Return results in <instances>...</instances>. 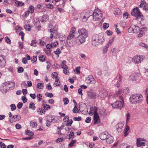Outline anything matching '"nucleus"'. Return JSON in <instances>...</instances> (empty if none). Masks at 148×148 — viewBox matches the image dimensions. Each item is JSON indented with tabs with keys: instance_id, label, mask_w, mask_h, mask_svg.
Returning <instances> with one entry per match:
<instances>
[{
	"instance_id": "f257e3e1",
	"label": "nucleus",
	"mask_w": 148,
	"mask_h": 148,
	"mask_svg": "<svg viewBox=\"0 0 148 148\" xmlns=\"http://www.w3.org/2000/svg\"><path fill=\"white\" fill-rule=\"evenodd\" d=\"M77 32L79 35L76 38L75 42L77 45H80L85 42L88 37V31L84 28L79 29Z\"/></svg>"
},
{
	"instance_id": "f03ea898",
	"label": "nucleus",
	"mask_w": 148,
	"mask_h": 148,
	"mask_svg": "<svg viewBox=\"0 0 148 148\" xmlns=\"http://www.w3.org/2000/svg\"><path fill=\"white\" fill-rule=\"evenodd\" d=\"M122 91L121 90H119L113 96L114 98H116V96L118 97L120 99L119 101L117 100L115 103H111V105L112 106V108H118L121 110L123 107L124 103L123 98L120 95L118 96L119 94H121L122 93Z\"/></svg>"
},
{
	"instance_id": "7ed1b4c3",
	"label": "nucleus",
	"mask_w": 148,
	"mask_h": 148,
	"mask_svg": "<svg viewBox=\"0 0 148 148\" xmlns=\"http://www.w3.org/2000/svg\"><path fill=\"white\" fill-rule=\"evenodd\" d=\"M105 41L103 34H95L92 36V45L94 47H97L101 45Z\"/></svg>"
},
{
	"instance_id": "20e7f679",
	"label": "nucleus",
	"mask_w": 148,
	"mask_h": 148,
	"mask_svg": "<svg viewBox=\"0 0 148 148\" xmlns=\"http://www.w3.org/2000/svg\"><path fill=\"white\" fill-rule=\"evenodd\" d=\"M143 96L140 94L132 95L130 97V101L132 103H139L143 100Z\"/></svg>"
},
{
	"instance_id": "39448f33",
	"label": "nucleus",
	"mask_w": 148,
	"mask_h": 148,
	"mask_svg": "<svg viewBox=\"0 0 148 148\" xmlns=\"http://www.w3.org/2000/svg\"><path fill=\"white\" fill-rule=\"evenodd\" d=\"M92 16L93 19L94 21H98L101 18L102 14L99 9H96L93 13Z\"/></svg>"
},
{
	"instance_id": "423d86ee",
	"label": "nucleus",
	"mask_w": 148,
	"mask_h": 148,
	"mask_svg": "<svg viewBox=\"0 0 148 148\" xmlns=\"http://www.w3.org/2000/svg\"><path fill=\"white\" fill-rule=\"evenodd\" d=\"M131 14L136 17V20L142 19L143 17V15L142 14L138 8H136L132 10Z\"/></svg>"
},
{
	"instance_id": "0eeeda50",
	"label": "nucleus",
	"mask_w": 148,
	"mask_h": 148,
	"mask_svg": "<svg viewBox=\"0 0 148 148\" xmlns=\"http://www.w3.org/2000/svg\"><path fill=\"white\" fill-rule=\"evenodd\" d=\"M145 59V57L143 56L136 55L134 56L133 58V61L136 64L140 63L142 61Z\"/></svg>"
},
{
	"instance_id": "6e6552de",
	"label": "nucleus",
	"mask_w": 148,
	"mask_h": 148,
	"mask_svg": "<svg viewBox=\"0 0 148 148\" xmlns=\"http://www.w3.org/2000/svg\"><path fill=\"white\" fill-rule=\"evenodd\" d=\"M9 88L7 85L6 82L3 83L1 88V91L3 93H5L7 92V91L9 90Z\"/></svg>"
},
{
	"instance_id": "1a4fd4ad",
	"label": "nucleus",
	"mask_w": 148,
	"mask_h": 148,
	"mask_svg": "<svg viewBox=\"0 0 148 148\" xmlns=\"http://www.w3.org/2000/svg\"><path fill=\"white\" fill-rule=\"evenodd\" d=\"M5 56L3 55H0V67H4L6 64Z\"/></svg>"
},
{
	"instance_id": "9d476101",
	"label": "nucleus",
	"mask_w": 148,
	"mask_h": 148,
	"mask_svg": "<svg viewBox=\"0 0 148 148\" xmlns=\"http://www.w3.org/2000/svg\"><path fill=\"white\" fill-rule=\"evenodd\" d=\"M86 81L88 84H94L95 83V81L91 75L88 76L86 79Z\"/></svg>"
},
{
	"instance_id": "9b49d317",
	"label": "nucleus",
	"mask_w": 148,
	"mask_h": 148,
	"mask_svg": "<svg viewBox=\"0 0 148 148\" xmlns=\"http://www.w3.org/2000/svg\"><path fill=\"white\" fill-rule=\"evenodd\" d=\"M90 16V15L88 14V13H82L80 15V17L83 21H86Z\"/></svg>"
},
{
	"instance_id": "f8f14e48",
	"label": "nucleus",
	"mask_w": 148,
	"mask_h": 148,
	"mask_svg": "<svg viewBox=\"0 0 148 148\" xmlns=\"http://www.w3.org/2000/svg\"><path fill=\"white\" fill-rule=\"evenodd\" d=\"M109 134L107 132H104L100 134V138L102 140H106L108 135Z\"/></svg>"
},
{
	"instance_id": "ddd939ff",
	"label": "nucleus",
	"mask_w": 148,
	"mask_h": 148,
	"mask_svg": "<svg viewBox=\"0 0 148 148\" xmlns=\"http://www.w3.org/2000/svg\"><path fill=\"white\" fill-rule=\"evenodd\" d=\"M108 95L107 91L104 89H102L99 93V97L102 98L106 97Z\"/></svg>"
},
{
	"instance_id": "4468645a",
	"label": "nucleus",
	"mask_w": 148,
	"mask_h": 148,
	"mask_svg": "<svg viewBox=\"0 0 148 148\" xmlns=\"http://www.w3.org/2000/svg\"><path fill=\"white\" fill-rule=\"evenodd\" d=\"M139 27L135 25L132 26L129 28V30L132 31L133 33H138L139 29Z\"/></svg>"
},
{
	"instance_id": "2eb2a0df",
	"label": "nucleus",
	"mask_w": 148,
	"mask_h": 148,
	"mask_svg": "<svg viewBox=\"0 0 148 148\" xmlns=\"http://www.w3.org/2000/svg\"><path fill=\"white\" fill-rule=\"evenodd\" d=\"M87 95L88 97L92 99H95L96 98V94L93 92L90 91L87 92Z\"/></svg>"
},
{
	"instance_id": "dca6fc26",
	"label": "nucleus",
	"mask_w": 148,
	"mask_h": 148,
	"mask_svg": "<svg viewBox=\"0 0 148 148\" xmlns=\"http://www.w3.org/2000/svg\"><path fill=\"white\" fill-rule=\"evenodd\" d=\"M90 111L89 112V114L90 115H92L93 114H97V108L96 107H91L90 108Z\"/></svg>"
},
{
	"instance_id": "f3484780",
	"label": "nucleus",
	"mask_w": 148,
	"mask_h": 148,
	"mask_svg": "<svg viewBox=\"0 0 148 148\" xmlns=\"http://www.w3.org/2000/svg\"><path fill=\"white\" fill-rule=\"evenodd\" d=\"M114 14L116 17H119L122 15L121 10L119 8L115 9Z\"/></svg>"
},
{
	"instance_id": "a211bd4d",
	"label": "nucleus",
	"mask_w": 148,
	"mask_h": 148,
	"mask_svg": "<svg viewBox=\"0 0 148 148\" xmlns=\"http://www.w3.org/2000/svg\"><path fill=\"white\" fill-rule=\"evenodd\" d=\"M94 124L99 123V117L97 113L94 114Z\"/></svg>"
},
{
	"instance_id": "6ab92c4d",
	"label": "nucleus",
	"mask_w": 148,
	"mask_h": 148,
	"mask_svg": "<svg viewBox=\"0 0 148 148\" xmlns=\"http://www.w3.org/2000/svg\"><path fill=\"white\" fill-rule=\"evenodd\" d=\"M106 140V142L108 144H111L113 141V137L110 134L108 135V137Z\"/></svg>"
},
{
	"instance_id": "aec40b11",
	"label": "nucleus",
	"mask_w": 148,
	"mask_h": 148,
	"mask_svg": "<svg viewBox=\"0 0 148 148\" xmlns=\"http://www.w3.org/2000/svg\"><path fill=\"white\" fill-rule=\"evenodd\" d=\"M138 79V75L136 74H133L130 76L129 78V79L132 81H136Z\"/></svg>"
},
{
	"instance_id": "412c9836",
	"label": "nucleus",
	"mask_w": 148,
	"mask_h": 148,
	"mask_svg": "<svg viewBox=\"0 0 148 148\" xmlns=\"http://www.w3.org/2000/svg\"><path fill=\"white\" fill-rule=\"evenodd\" d=\"M74 36V34H72L69 33L67 38V42L68 43H71L72 42L71 40Z\"/></svg>"
},
{
	"instance_id": "4be33fe9",
	"label": "nucleus",
	"mask_w": 148,
	"mask_h": 148,
	"mask_svg": "<svg viewBox=\"0 0 148 148\" xmlns=\"http://www.w3.org/2000/svg\"><path fill=\"white\" fill-rule=\"evenodd\" d=\"M34 24L38 30H40L41 29V26L40 25V22L39 21H36L34 22Z\"/></svg>"
},
{
	"instance_id": "5701e85b",
	"label": "nucleus",
	"mask_w": 148,
	"mask_h": 148,
	"mask_svg": "<svg viewBox=\"0 0 148 148\" xmlns=\"http://www.w3.org/2000/svg\"><path fill=\"white\" fill-rule=\"evenodd\" d=\"M7 83V85L10 88H14L15 86V84L14 82L11 81L8 82H6Z\"/></svg>"
},
{
	"instance_id": "b1692460",
	"label": "nucleus",
	"mask_w": 148,
	"mask_h": 148,
	"mask_svg": "<svg viewBox=\"0 0 148 148\" xmlns=\"http://www.w3.org/2000/svg\"><path fill=\"white\" fill-rule=\"evenodd\" d=\"M13 121L15 122L21 119V116L19 115H14L13 116Z\"/></svg>"
},
{
	"instance_id": "393cba45",
	"label": "nucleus",
	"mask_w": 148,
	"mask_h": 148,
	"mask_svg": "<svg viewBox=\"0 0 148 148\" xmlns=\"http://www.w3.org/2000/svg\"><path fill=\"white\" fill-rule=\"evenodd\" d=\"M106 109L105 108H102L100 109L99 113L100 115L103 116H105L106 113Z\"/></svg>"
},
{
	"instance_id": "a878e982",
	"label": "nucleus",
	"mask_w": 148,
	"mask_h": 148,
	"mask_svg": "<svg viewBox=\"0 0 148 148\" xmlns=\"http://www.w3.org/2000/svg\"><path fill=\"white\" fill-rule=\"evenodd\" d=\"M47 119L49 120L51 122H56V121L55 120V118L52 115H49L47 116Z\"/></svg>"
},
{
	"instance_id": "bb28decb",
	"label": "nucleus",
	"mask_w": 148,
	"mask_h": 148,
	"mask_svg": "<svg viewBox=\"0 0 148 148\" xmlns=\"http://www.w3.org/2000/svg\"><path fill=\"white\" fill-rule=\"evenodd\" d=\"M144 29L141 28L140 29H139L138 32H139V34H138V37H141L144 34Z\"/></svg>"
},
{
	"instance_id": "cd10ccee",
	"label": "nucleus",
	"mask_w": 148,
	"mask_h": 148,
	"mask_svg": "<svg viewBox=\"0 0 148 148\" xmlns=\"http://www.w3.org/2000/svg\"><path fill=\"white\" fill-rule=\"evenodd\" d=\"M37 112L38 114L41 115L45 114V110L42 108H39L37 109Z\"/></svg>"
},
{
	"instance_id": "c85d7f7f",
	"label": "nucleus",
	"mask_w": 148,
	"mask_h": 148,
	"mask_svg": "<svg viewBox=\"0 0 148 148\" xmlns=\"http://www.w3.org/2000/svg\"><path fill=\"white\" fill-rule=\"evenodd\" d=\"M49 16L47 15H44L42 18V21H41L42 22H43L45 21H46L47 20L49 19Z\"/></svg>"
},
{
	"instance_id": "c756f323",
	"label": "nucleus",
	"mask_w": 148,
	"mask_h": 148,
	"mask_svg": "<svg viewBox=\"0 0 148 148\" xmlns=\"http://www.w3.org/2000/svg\"><path fill=\"white\" fill-rule=\"evenodd\" d=\"M30 123V126L32 128H35L36 127L37 125L36 122L33 121H31Z\"/></svg>"
},
{
	"instance_id": "7c9ffc66",
	"label": "nucleus",
	"mask_w": 148,
	"mask_h": 148,
	"mask_svg": "<svg viewBox=\"0 0 148 148\" xmlns=\"http://www.w3.org/2000/svg\"><path fill=\"white\" fill-rule=\"evenodd\" d=\"M114 40V37H113L112 38L109 40L108 42V43L106 45L108 46L109 47L110 46H111L113 43Z\"/></svg>"
},
{
	"instance_id": "2f4dec72",
	"label": "nucleus",
	"mask_w": 148,
	"mask_h": 148,
	"mask_svg": "<svg viewBox=\"0 0 148 148\" xmlns=\"http://www.w3.org/2000/svg\"><path fill=\"white\" fill-rule=\"evenodd\" d=\"M109 47L107 46L106 45H105L103 47L102 51L103 54H104L106 53Z\"/></svg>"
},
{
	"instance_id": "473e14b6",
	"label": "nucleus",
	"mask_w": 148,
	"mask_h": 148,
	"mask_svg": "<svg viewBox=\"0 0 148 148\" xmlns=\"http://www.w3.org/2000/svg\"><path fill=\"white\" fill-rule=\"evenodd\" d=\"M35 106L34 102H31L29 104V108H32L33 110H35Z\"/></svg>"
},
{
	"instance_id": "72a5a7b5",
	"label": "nucleus",
	"mask_w": 148,
	"mask_h": 148,
	"mask_svg": "<svg viewBox=\"0 0 148 148\" xmlns=\"http://www.w3.org/2000/svg\"><path fill=\"white\" fill-rule=\"evenodd\" d=\"M130 127H129L127 125H126L125 129L124 130V134H125V135L124 136L125 137L128 134V131L129 130Z\"/></svg>"
},
{
	"instance_id": "f704fd0d",
	"label": "nucleus",
	"mask_w": 148,
	"mask_h": 148,
	"mask_svg": "<svg viewBox=\"0 0 148 148\" xmlns=\"http://www.w3.org/2000/svg\"><path fill=\"white\" fill-rule=\"evenodd\" d=\"M138 45L139 46H140L141 47H144L145 48H146V49H147L148 46L147 45H146L144 43L142 42H139L138 43Z\"/></svg>"
},
{
	"instance_id": "c9c22d12",
	"label": "nucleus",
	"mask_w": 148,
	"mask_h": 148,
	"mask_svg": "<svg viewBox=\"0 0 148 148\" xmlns=\"http://www.w3.org/2000/svg\"><path fill=\"white\" fill-rule=\"evenodd\" d=\"M46 59V57L42 55L39 58V60L40 61L43 62L45 61Z\"/></svg>"
},
{
	"instance_id": "e433bc0d",
	"label": "nucleus",
	"mask_w": 148,
	"mask_h": 148,
	"mask_svg": "<svg viewBox=\"0 0 148 148\" xmlns=\"http://www.w3.org/2000/svg\"><path fill=\"white\" fill-rule=\"evenodd\" d=\"M34 7L32 5H31L29 7L28 10L32 14L34 12Z\"/></svg>"
},
{
	"instance_id": "4c0bfd02",
	"label": "nucleus",
	"mask_w": 148,
	"mask_h": 148,
	"mask_svg": "<svg viewBox=\"0 0 148 148\" xmlns=\"http://www.w3.org/2000/svg\"><path fill=\"white\" fill-rule=\"evenodd\" d=\"M58 29V25L56 26V28L55 29H52V33L54 35V34H55V35L57 34V31Z\"/></svg>"
},
{
	"instance_id": "58836bf2",
	"label": "nucleus",
	"mask_w": 148,
	"mask_h": 148,
	"mask_svg": "<svg viewBox=\"0 0 148 148\" xmlns=\"http://www.w3.org/2000/svg\"><path fill=\"white\" fill-rule=\"evenodd\" d=\"M30 45L32 46L36 47V46L37 42L36 40H33L31 41Z\"/></svg>"
},
{
	"instance_id": "ea45409f",
	"label": "nucleus",
	"mask_w": 148,
	"mask_h": 148,
	"mask_svg": "<svg viewBox=\"0 0 148 148\" xmlns=\"http://www.w3.org/2000/svg\"><path fill=\"white\" fill-rule=\"evenodd\" d=\"M117 51L116 49L115 48H112L111 50V53L112 54V55H114Z\"/></svg>"
},
{
	"instance_id": "a19ab883",
	"label": "nucleus",
	"mask_w": 148,
	"mask_h": 148,
	"mask_svg": "<svg viewBox=\"0 0 148 148\" xmlns=\"http://www.w3.org/2000/svg\"><path fill=\"white\" fill-rule=\"evenodd\" d=\"M4 39L6 42L8 44H10L11 43V41L10 39L8 37H5Z\"/></svg>"
},
{
	"instance_id": "79ce46f5",
	"label": "nucleus",
	"mask_w": 148,
	"mask_h": 148,
	"mask_svg": "<svg viewBox=\"0 0 148 148\" xmlns=\"http://www.w3.org/2000/svg\"><path fill=\"white\" fill-rule=\"evenodd\" d=\"M37 87L39 89H42L44 87L43 84L39 83L37 85Z\"/></svg>"
},
{
	"instance_id": "37998d69",
	"label": "nucleus",
	"mask_w": 148,
	"mask_h": 148,
	"mask_svg": "<svg viewBox=\"0 0 148 148\" xmlns=\"http://www.w3.org/2000/svg\"><path fill=\"white\" fill-rule=\"evenodd\" d=\"M26 133L27 135L31 136H32L34 134L33 132L29 130H27L26 131Z\"/></svg>"
},
{
	"instance_id": "c03bdc74",
	"label": "nucleus",
	"mask_w": 148,
	"mask_h": 148,
	"mask_svg": "<svg viewBox=\"0 0 148 148\" xmlns=\"http://www.w3.org/2000/svg\"><path fill=\"white\" fill-rule=\"evenodd\" d=\"M73 123V121L72 119L68 120L67 123L66 124V125L67 126H71Z\"/></svg>"
},
{
	"instance_id": "a18cd8bd",
	"label": "nucleus",
	"mask_w": 148,
	"mask_h": 148,
	"mask_svg": "<svg viewBox=\"0 0 148 148\" xmlns=\"http://www.w3.org/2000/svg\"><path fill=\"white\" fill-rule=\"evenodd\" d=\"M137 145L138 147H139L141 146V145L145 146V143L144 142H137V141L136 142Z\"/></svg>"
},
{
	"instance_id": "49530a36",
	"label": "nucleus",
	"mask_w": 148,
	"mask_h": 148,
	"mask_svg": "<svg viewBox=\"0 0 148 148\" xmlns=\"http://www.w3.org/2000/svg\"><path fill=\"white\" fill-rule=\"evenodd\" d=\"M37 98L39 101H40L42 99V96L40 94H38L37 95Z\"/></svg>"
},
{
	"instance_id": "de8ad7c7",
	"label": "nucleus",
	"mask_w": 148,
	"mask_h": 148,
	"mask_svg": "<svg viewBox=\"0 0 148 148\" xmlns=\"http://www.w3.org/2000/svg\"><path fill=\"white\" fill-rule=\"evenodd\" d=\"M63 101L64 102V105H67L69 102V101L67 98H64L63 99Z\"/></svg>"
},
{
	"instance_id": "09e8293b",
	"label": "nucleus",
	"mask_w": 148,
	"mask_h": 148,
	"mask_svg": "<svg viewBox=\"0 0 148 148\" xmlns=\"http://www.w3.org/2000/svg\"><path fill=\"white\" fill-rule=\"evenodd\" d=\"M80 67H77L75 69V73L77 74H79L80 73Z\"/></svg>"
},
{
	"instance_id": "8fccbe9b",
	"label": "nucleus",
	"mask_w": 148,
	"mask_h": 148,
	"mask_svg": "<svg viewBox=\"0 0 148 148\" xmlns=\"http://www.w3.org/2000/svg\"><path fill=\"white\" fill-rule=\"evenodd\" d=\"M43 106L44 109L46 110H48L50 108V107L49 105L43 104Z\"/></svg>"
},
{
	"instance_id": "3c124183",
	"label": "nucleus",
	"mask_w": 148,
	"mask_h": 148,
	"mask_svg": "<svg viewBox=\"0 0 148 148\" xmlns=\"http://www.w3.org/2000/svg\"><path fill=\"white\" fill-rule=\"evenodd\" d=\"M74 134L73 132H71L69 135V139H73L74 137Z\"/></svg>"
},
{
	"instance_id": "603ef678",
	"label": "nucleus",
	"mask_w": 148,
	"mask_h": 148,
	"mask_svg": "<svg viewBox=\"0 0 148 148\" xmlns=\"http://www.w3.org/2000/svg\"><path fill=\"white\" fill-rule=\"evenodd\" d=\"M109 27V24L107 23H104L103 24V29H104L108 28Z\"/></svg>"
},
{
	"instance_id": "864d4df0",
	"label": "nucleus",
	"mask_w": 148,
	"mask_h": 148,
	"mask_svg": "<svg viewBox=\"0 0 148 148\" xmlns=\"http://www.w3.org/2000/svg\"><path fill=\"white\" fill-rule=\"evenodd\" d=\"M15 3L16 5H17L18 6H22L24 5V3L18 1H16Z\"/></svg>"
},
{
	"instance_id": "5fc2aeb1",
	"label": "nucleus",
	"mask_w": 148,
	"mask_h": 148,
	"mask_svg": "<svg viewBox=\"0 0 148 148\" xmlns=\"http://www.w3.org/2000/svg\"><path fill=\"white\" fill-rule=\"evenodd\" d=\"M11 107V110L12 111H14L16 109V106L15 104H12L10 105Z\"/></svg>"
},
{
	"instance_id": "6e6d98bb",
	"label": "nucleus",
	"mask_w": 148,
	"mask_h": 148,
	"mask_svg": "<svg viewBox=\"0 0 148 148\" xmlns=\"http://www.w3.org/2000/svg\"><path fill=\"white\" fill-rule=\"evenodd\" d=\"M24 28L27 31H30L31 30L30 25H26L24 26Z\"/></svg>"
},
{
	"instance_id": "4d7b16f0",
	"label": "nucleus",
	"mask_w": 148,
	"mask_h": 148,
	"mask_svg": "<svg viewBox=\"0 0 148 148\" xmlns=\"http://www.w3.org/2000/svg\"><path fill=\"white\" fill-rule=\"evenodd\" d=\"M123 126V123H119L117 124V125H116V127L118 128L122 129Z\"/></svg>"
},
{
	"instance_id": "13d9d810",
	"label": "nucleus",
	"mask_w": 148,
	"mask_h": 148,
	"mask_svg": "<svg viewBox=\"0 0 148 148\" xmlns=\"http://www.w3.org/2000/svg\"><path fill=\"white\" fill-rule=\"evenodd\" d=\"M54 53L56 55H59L61 51L59 49H57L55 51H54Z\"/></svg>"
},
{
	"instance_id": "bf43d9fd",
	"label": "nucleus",
	"mask_w": 148,
	"mask_h": 148,
	"mask_svg": "<svg viewBox=\"0 0 148 148\" xmlns=\"http://www.w3.org/2000/svg\"><path fill=\"white\" fill-rule=\"evenodd\" d=\"M45 95L46 96L51 98L53 97V95L51 93L49 92H46L45 94Z\"/></svg>"
},
{
	"instance_id": "052dcab7",
	"label": "nucleus",
	"mask_w": 148,
	"mask_h": 148,
	"mask_svg": "<svg viewBox=\"0 0 148 148\" xmlns=\"http://www.w3.org/2000/svg\"><path fill=\"white\" fill-rule=\"evenodd\" d=\"M47 7L49 9H52L53 8V6L51 4H48L46 5Z\"/></svg>"
},
{
	"instance_id": "680f3d73",
	"label": "nucleus",
	"mask_w": 148,
	"mask_h": 148,
	"mask_svg": "<svg viewBox=\"0 0 148 148\" xmlns=\"http://www.w3.org/2000/svg\"><path fill=\"white\" fill-rule=\"evenodd\" d=\"M128 14L126 12H125L123 14V17L125 19H127L128 18Z\"/></svg>"
},
{
	"instance_id": "e2e57ef3",
	"label": "nucleus",
	"mask_w": 148,
	"mask_h": 148,
	"mask_svg": "<svg viewBox=\"0 0 148 148\" xmlns=\"http://www.w3.org/2000/svg\"><path fill=\"white\" fill-rule=\"evenodd\" d=\"M76 142V140H72L70 142V143L69 144V146L71 147H72L73 145V144Z\"/></svg>"
},
{
	"instance_id": "0e129e2a",
	"label": "nucleus",
	"mask_w": 148,
	"mask_h": 148,
	"mask_svg": "<svg viewBox=\"0 0 148 148\" xmlns=\"http://www.w3.org/2000/svg\"><path fill=\"white\" fill-rule=\"evenodd\" d=\"M146 3V2L144 1H141V2L140 4L139 5V7L140 8H142L143 7V6L144 5H145V4Z\"/></svg>"
},
{
	"instance_id": "69168bd1",
	"label": "nucleus",
	"mask_w": 148,
	"mask_h": 148,
	"mask_svg": "<svg viewBox=\"0 0 148 148\" xmlns=\"http://www.w3.org/2000/svg\"><path fill=\"white\" fill-rule=\"evenodd\" d=\"M73 112L74 113H78L79 111L78 110L77 107L75 106L73 110Z\"/></svg>"
},
{
	"instance_id": "338daca9",
	"label": "nucleus",
	"mask_w": 148,
	"mask_h": 148,
	"mask_svg": "<svg viewBox=\"0 0 148 148\" xmlns=\"http://www.w3.org/2000/svg\"><path fill=\"white\" fill-rule=\"evenodd\" d=\"M82 119V118L80 116H78V117H74L73 118V120L75 121H80Z\"/></svg>"
},
{
	"instance_id": "774afa93",
	"label": "nucleus",
	"mask_w": 148,
	"mask_h": 148,
	"mask_svg": "<svg viewBox=\"0 0 148 148\" xmlns=\"http://www.w3.org/2000/svg\"><path fill=\"white\" fill-rule=\"evenodd\" d=\"M37 60V57L36 56H34L33 57V59L32 60V62L33 63L35 62Z\"/></svg>"
}]
</instances>
